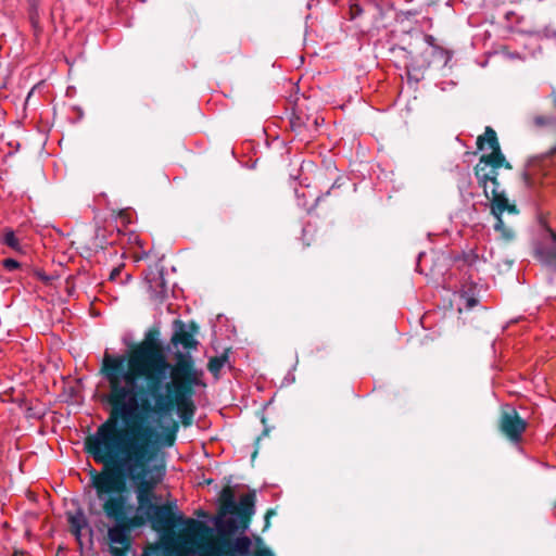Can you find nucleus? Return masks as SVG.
<instances>
[{"instance_id": "nucleus-1", "label": "nucleus", "mask_w": 556, "mask_h": 556, "mask_svg": "<svg viewBox=\"0 0 556 556\" xmlns=\"http://www.w3.org/2000/svg\"><path fill=\"white\" fill-rule=\"evenodd\" d=\"M84 439V453L92 458L101 469H96L87 460L84 471L88 481L83 488V505L79 500H72L76 510L65 513L70 532L75 536L81 556H99L104 552V422L98 425L94 433L89 432Z\"/></svg>"}, {"instance_id": "nucleus-2", "label": "nucleus", "mask_w": 556, "mask_h": 556, "mask_svg": "<svg viewBox=\"0 0 556 556\" xmlns=\"http://www.w3.org/2000/svg\"><path fill=\"white\" fill-rule=\"evenodd\" d=\"M143 468V448L136 438L126 430L113 433V421L106 420V493L112 490L124 491L125 479L138 481L136 494L138 515H149L151 491L156 484L141 479L140 470Z\"/></svg>"}, {"instance_id": "nucleus-3", "label": "nucleus", "mask_w": 556, "mask_h": 556, "mask_svg": "<svg viewBox=\"0 0 556 556\" xmlns=\"http://www.w3.org/2000/svg\"><path fill=\"white\" fill-rule=\"evenodd\" d=\"M128 368L134 376L149 379L148 391L155 400V412L160 415H170L173 401L168 395L160 393L159 379L164 378L170 369L164 355L153 345H142L134 351Z\"/></svg>"}, {"instance_id": "nucleus-4", "label": "nucleus", "mask_w": 556, "mask_h": 556, "mask_svg": "<svg viewBox=\"0 0 556 556\" xmlns=\"http://www.w3.org/2000/svg\"><path fill=\"white\" fill-rule=\"evenodd\" d=\"M477 146L480 151L490 150V153L481 155L475 167L479 187L483 189L485 198L491 203L495 202L496 198H507L505 192L500 190L497 176L501 167L510 168V164L506 162L501 151L496 132L491 127H486L484 134L478 137Z\"/></svg>"}, {"instance_id": "nucleus-5", "label": "nucleus", "mask_w": 556, "mask_h": 556, "mask_svg": "<svg viewBox=\"0 0 556 556\" xmlns=\"http://www.w3.org/2000/svg\"><path fill=\"white\" fill-rule=\"evenodd\" d=\"M172 382L166 390L173 392V399L185 426L190 425L194 415L192 402L193 388L202 384V371L198 370L190 356L179 355L170 369Z\"/></svg>"}, {"instance_id": "nucleus-6", "label": "nucleus", "mask_w": 556, "mask_h": 556, "mask_svg": "<svg viewBox=\"0 0 556 556\" xmlns=\"http://www.w3.org/2000/svg\"><path fill=\"white\" fill-rule=\"evenodd\" d=\"M106 517L115 521V526L108 530V536L113 544L110 552L114 556H124L129 547L128 533L146 523V518L138 515L135 505L129 502L127 495L106 500Z\"/></svg>"}, {"instance_id": "nucleus-7", "label": "nucleus", "mask_w": 556, "mask_h": 556, "mask_svg": "<svg viewBox=\"0 0 556 556\" xmlns=\"http://www.w3.org/2000/svg\"><path fill=\"white\" fill-rule=\"evenodd\" d=\"M143 517L146 522L150 521L153 529L157 531L169 530L177 523H182L186 526L185 531L189 535H193L201 528L200 522L191 518L184 519L182 515L176 514L170 505H149V515Z\"/></svg>"}, {"instance_id": "nucleus-8", "label": "nucleus", "mask_w": 556, "mask_h": 556, "mask_svg": "<svg viewBox=\"0 0 556 556\" xmlns=\"http://www.w3.org/2000/svg\"><path fill=\"white\" fill-rule=\"evenodd\" d=\"M491 212L494 215L496 222L494 224V230L500 233V238L506 242L511 241L515 238L514 229L506 225L503 220V213L518 214V210L515 204L508 202L507 198H496L495 202L491 203Z\"/></svg>"}, {"instance_id": "nucleus-9", "label": "nucleus", "mask_w": 556, "mask_h": 556, "mask_svg": "<svg viewBox=\"0 0 556 556\" xmlns=\"http://www.w3.org/2000/svg\"><path fill=\"white\" fill-rule=\"evenodd\" d=\"M113 397L116 409L125 421L137 416L139 404L134 389L115 388L113 390Z\"/></svg>"}, {"instance_id": "nucleus-10", "label": "nucleus", "mask_w": 556, "mask_h": 556, "mask_svg": "<svg viewBox=\"0 0 556 556\" xmlns=\"http://www.w3.org/2000/svg\"><path fill=\"white\" fill-rule=\"evenodd\" d=\"M527 422L514 408L504 410L500 420L501 431L511 441L519 442L521 434L526 430Z\"/></svg>"}, {"instance_id": "nucleus-11", "label": "nucleus", "mask_w": 556, "mask_h": 556, "mask_svg": "<svg viewBox=\"0 0 556 556\" xmlns=\"http://www.w3.org/2000/svg\"><path fill=\"white\" fill-rule=\"evenodd\" d=\"M194 551L187 543L176 542L173 546V556H193ZM223 548L214 541L208 540L199 545V556H225Z\"/></svg>"}, {"instance_id": "nucleus-12", "label": "nucleus", "mask_w": 556, "mask_h": 556, "mask_svg": "<svg viewBox=\"0 0 556 556\" xmlns=\"http://www.w3.org/2000/svg\"><path fill=\"white\" fill-rule=\"evenodd\" d=\"M27 8V18L31 26L33 35L38 40L43 33V27L40 24L39 9L41 0H25Z\"/></svg>"}, {"instance_id": "nucleus-13", "label": "nucleus", "mask_w": 556, "mask_h": 556, "mask_svg": "<svg viewBox=\"0 0 556 556\" xmlns=\"http://www.w3.org/2000/svg\"><path fill=\"white\" fill-rule=\"evenodd\" d=\"M248 520L242 517H230L225 520L216 522L217 530L223 534H233L239 529L245 530L248 528Z\"/></svg>"}, {"instance_id": "nucleus-14", "label": "nucleus", "mask_w": 556, "mask_h": 556, "mask_svg": "<svg viewBox=\"0 0 556 556\" xmlns=\"http://www.w3.org/2000/svg\"><path fill=\"white\" fill-rule=\"evenodd\" d=\"M0 243L12 249L17 254L25 255V250L21 244V240L17 238L15 231L10 227H4L2 229Z\"/></svg>"}, {"instance_id": "nucleus-15", "label": "nucleus", "mask_w": 556, "mask_h": 556, "mask_svg": "<svg viewBox=\"0 0 556 556\" xmlns=\"http://www.w3.org/2000/svg\"><path fill=\"white\" fill-rule=\"evenodd\" d=\"M79 382H64L62 392L59 397L62 403L74 404L78 403L79 397Z\"/></svg>"}, {"instance_id": "nucleus-16", "label": "nucleus", "mask_w": 556, "mask_h": 556, "mask_svg": "<svg viewBox=\"0 0 556 556\" xmlns=\"http://www.w3.org/2000/svg\"><path fill=\"white\" fill-rule=\"evenodd\" d=\"M255 494L253 492L247 493L240 497L238 504V511L241 517L249 521L250 517L255 513Z\"/></svg>"}, {"instance_id": "nucleus-17", "label": "nucleus", "mask_w": 556, "mask_h": 556, "mask_svg": "<svg viewBox=\"0 0 556 556\" xmlns=\"http://www.w3.org/2000/svg\"><path fill=\"white\" fill-rule=\"evenodd\" d=\"M551 237L554 242L553 248H541L536 250L539 260L547 265L556 263V232L551 231Z\"/></svg>"}, {"instance_id": "nucleus-18", "label": "nucleus", "mask_w": 556, "mask_h": 556, "mask_svg": "<svg viewBox=\"0 0 556 556\" xmlns=\"http://www.w3.org/2000/svg\"><path fill=\"white\" fill-rule=\"evenodd\" d=\"M173 341L175 344H180L185 349L195 348L198 343L193 334L186 330H180L176 332L173 338Z\"/></svg>"}, {"instance_id": "nucleus-19", "label": "nucleus", "mask_w": 556, "mask_h": 556, "mask_svg": "<svg viewBox=\"0 0 556 556\" xmlns=\"http://www.w3.org/2000/svg\"><path fill=\"white\" fill-rule=\"evenodd\" d=\"M98 374L101 376V380L97 384L93 399L104 406V356L99 362Z\"/></svg>"}, {"instance_id": "nucleus-20", "label": "nucleus", "mask_w": 556, "mask_h": 556, "mask_svg": "<svg viewBox=\"0 0 556 556\" xmlns=\"http://www.w3.org/2000/svg\"><path fill=\"white\" fill-rule=\"evenodd\" d=\"M252 545V541L248 536H239L237 538L233 543L231 544L232 551L242 555L247 556L250 553V548Z\"/></svg>"}, {"instance_id": "nucleus-21", "label": "nucleus", "mask_w": 556, "mask_h": 556, "mask_svg": "<svg viewBox=\"0 0 556 556\" xmlns=\"http://www.w3.org/2000/svg\"><path fill=\"white\" fill-rule=\"evenodd\" d=\"M31 276L41 281L46 287H51L53 285V281L59 278L58 275L46 274L45 270L38 266H36L35 270H33Z\"/></svg>"}, {"instance_id": "nucleus-22", "label": "nucleus", "mask_w": 556, "mask_h": 556, "mask_svg": "<svg viewBox=\"0 0 556 556\" xmlns=\"http://www.w3.org/2000/svg\"><path fill=\"white\" fill-rule=\"evenodd\" d=\"M118 277H121L119 283L126 285L130 278L131 275L129 273H124L123 266H117L110 273V281L115 282L117 281Z\"/></svg>"}, {"instance_id": "nucleus-23", "label": "nucleus", "mask_w": 556, "mask_h": 556, "mask_svg": "<svg viewBox=\"0 0 556 556\" xmlns=\"http://www.w3.org/2000/svg\"><path fill=\"white\" fill-rule=\"evenodd\" d=\"M226 357L225 356H218L213 357L208 362V370L214 375L218 376L220 369L225 366Z\"/></svg>"}, {"instance_id": "nucleus-24", "label": "nucleus", "mask_w": 556, "mask_h": 556, "mask_svg": "<svg viewBox=\"0 0 556 556\" xmlns=\"http://www.w3.org/2000/svg\"><path fill=\"white\" fill-rule=\"evenodd\" d=\"M23 262L24 261H18L13 257H7L1 261V264L7 271L13 273L20 270L23 267Z\"/></svg>"}, {"instance_id": "nucleus-25", "label": "nucleus", "mask_w": 556, "mask_h": 556, "mask_svg": "<svg viewBox=\"0 0 556 556\" xmlns=\"http://www.w3.org/2000/svg\"><path fill=\"white\" fill-rule=\"evenodd\" d=\"M46 412L38 406L27 405L25 409V418L26 419H37L40 420L45 417Z\"/></svg>"}, {"instance_id": "nucleus-26", "label": "nucleus", "mask_w": 556, "mask_h": 556, "mask_svg": "<svg viewBox=\"0 0 556 556\" xmlns=\"http://www.w3.org/2000/svg\"><path fill=\"white\" fill-rule=\"evenodd\" d=\"M255 542L260 548L254 553V556H275V554L268 547L263 546L262 539L257 538Z\"/></svg>"}, {"instance_id": "nucleus-27", "label": "nucleus", "mask_w": 556, "mask_h": 556, "mask_svg": "<svg viewBox=\"0 0 556 556\" xmlns=\"http://www.w3.org/2000/svg\"><path fill=\"white\" fill-rule=\"evenodd\" d=\"M35 265L27 262V261H24L23 262V267L20 269V271H23L25 273L26 275H29L31 276L33 275V270H35Z\"/></svg>"}, {"instance_id": "nucleus-28", "label": "nucleus", "mask_w": 556, "mask_h": 556, "mask_svg": "<svg viewBox=\"0 0 556 556\" xmlns=\"http://www.w3.org/2000/svg\"><path fill=\"white\" fill-rule=\"evenodd\" d=\"M425 41H426V43L428 46L432 47L434 50L443 51L441 48H439L435 45V38L432 35H426L425 36Z\"/></svg>"}, {"instance_id": "nucleus-29", "label": "nucleus", "mask_w": 556, "mask_h": 556, "mask_svg": "<svg viewBox=\"0 0 556 556\" xmlns=\"http://www.w3.org/2000/svg\"><path fill=\"white\" fill-rule=\"evenodd\" d=\"M476 304H477V300H476V299H473V298H468V299H467L466 306H467L468 308L473 307Z\"/></svg>"}, {"instance_id": "nucleus-30", "label": "nucleus", "mask_w": 556, "mask_h": 556, "mask_svg": "<svg viewBox=\"0 0 556 556\" xmlns=\"http://www.w3.org/2000/svg\"><path fill=\"white\" fill-rule=\"evenodd\" d=\"M65 552H66V548L63 547L62 545L59 546L58 551H56V554L55 556H64L65 555Z\"/></svg>"}, {"instance_id": "nucleus-31", "label": "nucleus", "mask_w": 556, "mask_h": 556, "mask_svg": "<svg viewBox=\"0 0 556 556\" xmlns=\"http://www.w3.org/2000/svg\"><path fill=\"white\" fill-rule=\"evenodd\" d=\"M91 313L96 316H100L101 313L100 311H98L94 306H93V303H91V308H90Z\"/></svg>"}, {"instance_id": "nucleus-32", "label": "nucleus", "mask_w": 556, "mask_h": 556, "mask_svg": "<svg viewBox=\"0 0 556 556\" xmlns=\"http://www.w3.org/2000/svg\"><path fill=\"white\" fill-rule=\"evenodd\" d=\"M34 90H35V88H33V89L28 92L27 98H26V101H25V104H27V103L29 102L30 98H31V97H33V94H34Z\"/></svg>"}, {"instance_id": "nucleus-33", "label": "nucleus", "mask_w": 556, "mask_h": 556, "mask_svg": "<svg viewBox=\"0 0 556 556\" xmlns=\"http://www.w3.org/2000/svg\"><path fill=\"white\" fill-rule=\"evenodd\" d=\"M24 555V552L23 551H20V549H15L12 554V556H23Z\"/></svg>"}, {"instance_id": "nucleus-34", "label": "nucleus", "mask_w": 556, "mask_h": 556, "mask_svg": "<svg viewBox=\"0 0 556 556\" xmlns=\"http://www.w3.org/2000/svg\"><path fill=\"white\" fill-rule=\"evenodd\" d=\"M105 364H106V368L112 367L111 358L108 355H106Z\"/></svg>"}, {"instance_id": "nucleus-35", "label": "nucleus", "mask_w": 556, "mask_h": 556, "mask_svg": "<svg viewBox=\"0 0 556 556\" xmlns=\"http://www.w3.org/2000/svg\"><path fill=\"white\" fill-rule=\"evenodd\" d=\"M66 283L68 285V280L66 281ZM73 290H74V287H73V286H72V287H68V286H67V293H68L70 295L72 294Z\"/></svg>"}, {"instance_id": "nucleus-36", "label": "nucleus", "mask_w": 556, "mask_h": 556, "mask_svg": "<svg viewBox=\"0 0 556 556\" xmlns=\"http://www.w3.org/2000/svg\"><path fill=\"white\" fill-rule=\"evenodd\" d=\"M26 402H27L26 399H23L20 401L18 405L22 406L23 404H26Z\"/></svg>"}, {"instance_id": "nucleus-37", "label": "nucleus", "mask_w": 556, "mask_h": 556, "mask_svg": "<svg viewBox=\"0 0 556 556\" xmlns=\"http://www.w3.org/2000/svg\"><path fill=\"white\" fill-rule=\"evenodd\" d=\"M271 514H273V511H268L266 517L268 518Z\"/></svg>"}, {"instance_id": "nucleus-38", "label": "nucleus", "mask_w": 556, "mask_h": 556, "mask_svg": "<svg viewBox=\"0 0 556 556\" xmlns=\"http://www.w3.org/2000/svg\"><path fill=\"white\" fill-rule=\"evenodd\" d=\"M554 100H555V104H556V97H555V99H554Z\"/></svg>"}]
</instances>
